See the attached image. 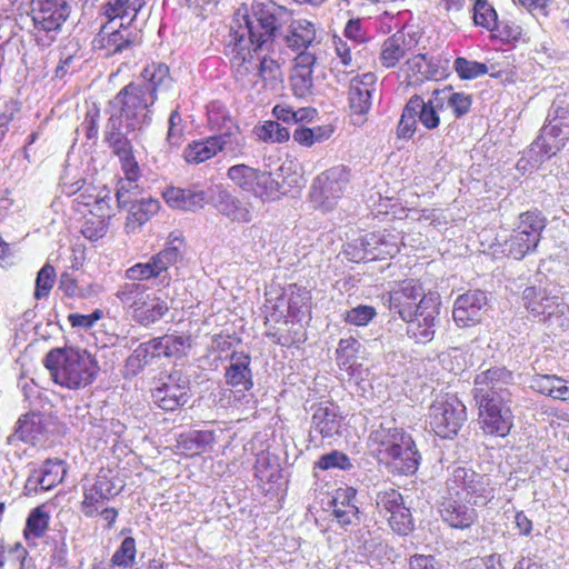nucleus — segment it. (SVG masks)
Here are the masks:
<instances>
[{
  "instance_id": "6",
  "label": "nucleus",
  "mask_w": 569,
  "mask_h": 569,
  "mask_svg": "<svg viewBox=\"0 0 569 569\" xmlns=\"http://www.w3.org/2000/svg\"><path fill=\"white\" fill-rule=\"evenodd\" d=\"M445 493L463 498L476 507L487 506L495 498L490 478L467 466L448 468Z\"/></svg>"
},
{
  "instance_id": "42",
  "label": "nucleus",
  "mask_w": 569,
  "mask_h": 569,
  "mask_svg": "<svg viewBox=\"0 0 569 569\" xmlns=\"http://www.w3.org/2000/svg\"><path fill=\"white\" fill-rule=\"evenodd\" d=\"M313 71H291L289 77L292 93L296 98L306 101L315 96Z\"/></svg>"
},
{
  "instance_id": "48",
  "label": "nucleus",
  "mask_w": 569,
  "mask_h": 569,
  "mask_svg": "<svg viewBox=\"0 0 569 569\" xmlns=\"http://www.w3.org/2000/svg\"><path fill=\"white\" fill-rule=\"evenodd\" d=\"M39 469L44 490H50L60 483L67 472L64 462L60 459H47Z\"/></svg>"
},
{
  "instance_id": "47",
  "label": "nucleus",
  "mask_w": 569,
  "mask_h": 569,
  "mask_svg": "<svg viewBox=\"0 0 569 569\" xmlns=\"http://www.w3.org/2000/svg\"><path fill=\"white\" fill-rule=\"evenodd\" d=\"M258 172L247 164H234L228 169V178L243 191L252 192Z\"/></svg>"
},
{
  "instance_id": "54",
  "label": "nucleus",
  "mask_w": 569,
  "mask_h": 569,
  "mask_svg": "<svg viewBox=\"0 0 569 569\" xmlns=\"http://www.w3.org/2000/svg\"><path fill=\"white\" fill-rule=\"evenodd\" d=\"M137 178L126 177L117 183L116 199L119 209H126L130 202L137 199L138 184Z\"/></svg>"
},
{
  "instance_id": "4",
  "label": "nucleus",
  "mask_w": 569,
  "mask_h": 569,
  "mask_svg": "<svg viewBox=\"0 0 569 569\" xmlns=\"http://www.w3.org/2000/svg\"><path fill=\"white\" fill-rule=\"evenodd\" d=\"M522 300L527 311L552 330L569 327V306L563 301L558 284L527 287L522 292Z\"/></svg>"
},
{
  "instance_id": "45",
  "label": "nucleus",
  "mask_w": 569,
  "mask_h": 569,
  "mask_svg": "<svg viewBox=\"0 0 569 569\" xmlns=\"http://www.w3.org/2000/svg\"><path fill=\"white\" fill-rule=\"evenodd\" d=\"M417 108H418V100L417 99H409L406 103L402 114L400 117L398 128H397V134L400 139H410L417 129Z\"/></svg>"
},
{
  "instance_id": "28",
  "label": "nucleus",
  "mask_w": 569,
  "mask_h": 569,
  "mask_svg": "<svg viewBox=\"0 0 569 569\" xmlns=\"http://www.w3.org/2000/svg\"><path fill=\"white\" fill-rule=\"evenodd\" d=\"M129 213L126 221V231L128 233L136 232L141 226L153 217L159 208L160 202L151 197L134 199L129 203Z\"/></svg>"
},
{
  "instance_id": "43",
  "label": "nucleus",
  "mask_w": 569,
  "mask_h": 569,
  "mask_svg": "<svg viewBox=\"0 0 569 569\" xmlns=\"http://www.w3.org/2000/svg\"><path fill=\"white\" fill-rule=\"evenodd\" d=\"M406 72L408 78H416L413 82L431 79L436 76L435 66L427 60L423 53L415 54L406 61Z\"/></svg>"
},
{
  "instance_id": "35",
  "label": "nucleus",
  "mask_w": 569,
  "mask_h": 569,
  "mask_svg": "<svg viewBox=\"0 0 569 569\" xmlns=\"http://www.w3.org/2000/svg\"><path fill=\"white\" fill-rule=\"evenodd\" d=\"M217 141L213 134L189 143L183 150L184 160L188 163L199 164L211 159L220 152V146Z\"/></svg>"
},
{
  "instance_id": "22",
  "label": "nucleus",
  "mask_w": 569,
  "mask_h": 569,
  "mask_svg": "<svg viewBox=\"0 0 569 569\" xmlns=\"http://www.w3.org/2000/svg\"><path fill=\"white\" fill-rule=\"evenodd\" d=\"M166 202L173 209L186 211H196L208 202V192L198 186H190L187 188H168L163 192Z\"/></svg>"
},
{
  "instance_id": "33",
  "label": "nucleus",
  "mask_w": 569,
  "mask_h": 569,
  "mask_svg": "<svg viewBox=\"0 0 569 569\" xmlns=\"http://www.w3.org/2000/svg\"><path fill=\"white\" fill-rule=\"evenodd\" d=\"M316 39V29L312 22L306 19L292 20L284 36V42L292 50L307 49Z\"/></svg>"
},
{
  "instance_id": "39",
  "label": "nucleus",
  "mask_w": 569,
  "mask_h": 569,
  "mask_svg": "<svg viewBox=\"0 0 569 569\" xmlns=\"http://www.w3.org/2000/svg\"><path fill=\"white\" fill-rule=\"evenodd\" d=\"M257 76L263 81L264 87L272 90L279 89L283 82L280 64L268 56H263L257 64Z\"/></svg>"
},
{
  "instance_id": "16",
  "label": "nucleus",
  "mask_w": 569,
  "mask_h": 569,
  "mask_svg": "<svg viewBox=\"0 0 569 569\" xmlns=\"http://www.w3.org/2000/svg\"><path fill=\"white\" fill-rule=\"evenodd\" d=\"M426 295L417 280H405L388 293L389 310L401 320L410 319L417 311L421 297Z\"/></svg>"
},
{
  "instance_id": "59",
  "label": "nucleus",
  "mask_w": 569,
  "mask_h": 569,
  "mask_svg": "<svg viewBox=\"0 0 569 569\" xmlns=\"http://www.w3.org/2000/svg\"><path fill=\"white\" fill-rule=\"evenodd\" d=\"M352 467L350 459L342 452L333 450L322 455L316 462V468L327 470L330 468L350 469Z\"/></svg>"
},
{
  "instance_id": "41",
  "label": "nucleus",
  "mask_w": 569,
  "mask_h": 569,
  "mask_svg": "<svg viewBox=\"0 0 569 569\" xmlns=\"http://www.w3.org/2000/svg\"><path fill=\"white\" fill-rule=\"evenodd\" d=\"M49 513L43 506L33 508L27 517L23 536L27 540L32 538H41L46 533L49 526Z\"/></svg>"
},
{
  "instance_id": "55",
  "label": "nucleus",
  "mask_w": 569,
  "mask_h": 569,
  "mask_svg": "<svg viewBox=\"0 0 569 569\" xmlns=\"http://www.w3.org/2000/svg\"><path fill=\"white\" fill-rule=\"evenodd\" d=\"M56 271L50 263H46L37 273L34 298L40 300L47 297L54 284Z\"/></svg>"
},
{
  "instance_id": "26",
  "label": "nucleus",
  "mask_w": 569,
  "mask_h": 569,
  "mask_svg": "<svg viewBox=\"0 0 569 569\" xmlns=\"http://www.w3.org/2000/svg\"><path fill=\"white\" fill-rule=\"evenodd\" d=\"M343 191L340 187L333 184L328 177L321 173L313 180L310 189V199L316 208L329 211L333 208L337 199H339Z\"/></svg>"
},
{
  "instance_id": "37",
  "label": "nucleus",
  "mask_w": 569,
  "mask_h": 569,
  "mask_svg": "<svg viewBox=\"0 0 569 569\" xmlns=\"http://www.w3.org/2000/svg\"><path fill=\"white\" fill-rule=\"evenodd\" d=\"M356 488L338 489L332 499L333 515L342 525H350L356 517Z\"/></svg>"
},
{
  "instance_id": "8",
  "label": "nucleus",
  "mask_w": 569,
  "mask_h": 569,
  "mask_svg": "<svg viewBox=\"0 0 569 569\" xmlns=\"http://www.w3.org/2000/svg\"><path fill=\"white\" fill-rule=\"evenodd\" d=\"M428 419L431 430L437 436L451 439L467 421V409L456 395H440L430 405Z\"/></svg>"
},
{
  "instance_id": "20",
  "label": "nucleus",
  "mask_w": 569,
  "mask_h": 569,
  "mask_svg": "<svg viewBox=\"0 0 569 569\" xmlns=\"http://www.w3.org/2000/svg\"><path fill=\"white\" fill-rule=\"evenodd\" d=\"M512 372L506 367H491L482 370L475 377L473 398H480V395L492 398L498 392L509 391L508 386L512 383Z\"/></svg>"
},
{
  "instance_id": "1",
  "label": "nucleus",
  "mask_w": 569,
  "mask_h": 569,
  "mask_svg": "<svg viewBox=\"0 0 569 569\" xmlns=\"http://www.w3.org/2000/svg\"><path fill=\"white\" fill-rule=\"evenodd\" d=\"M43 365L57 385L71 390L91 385L100 370L90 352L73 347L51 349L44 356Z\"/></svg>"
},
{
  "instance_id": "30",
  "label": "nucleus",
  "mask_w": 569,
  "mask_h": 569,
  "mask_svg": "<svg viewBox=\"0 0 569 569\" xmlns=\"http://www.w3.org/2000/svg\"><path fill=\"white\" fill-rule=\"evenodd\" d=\"M187 246L184 238L171 232L167 239L164 248L160 250L153 258L161 268L162 273H169V268L182 261L186 254Z\"/></svg>"
},
{
  "instance_id": "18",
  "label": "nucleus",
  "mask_w": 569,
  "mask_h": 569,
  "mask_svg": "<svg viewBox=\"0 0 569 569\" xmlns=\"http://www.w3.org/2000/svg\"><path fill=\"white\" fill-rule=\"evenodd\" d=\"M229 365L224 370V381L238 392L250 391L253 388L251 356L244 351H232Z\"/></svg>"
},
{
  "instance_id": "24",
  "label": "nucleus",
  "mask_w": 569,
  "mask_h": 569,
  "mask_svg": "<svg viewBox=\"0 0 569 569\" xmlns=\"http://www.w3.org/2000/svg\"><path fill=\"white\" fill-rule=\"evenodd\" d=\"M333 44L338 59V61L336 62L337 79L338 82L347 87L349 104L350 108H353L355 93L352 90L356 76L349 78V74L352 73L353 71H347V68L350 67L352 63L351 47L348 44L347 40L337 36L333 37Z\"/></svg>"
},
{
  "instance_id": "23",
  "label": "nucleus",
  "mask_w": 569,
  "mask_h": 569,
  "mask_svg": "<svg viewBox=\"0 0 569 569\" xmlns=\"http://www.w3.org/2000/svg\"><path fill=\"white\" fill-rule=\"evenodd\" d=\"M170 69L166 63H151L141 72V77L134 81L156 101L158 93L167 91L172 86Z\"/></svg>"
},
{
  "instance_id": "50",
  "label": "nucleus",
  "mask_w": 569,
  "mask_h": 569,
  "mask_svg": "<svg viewBox=\"0 0 569 569\" xmlns=\"http://www.w3.org/2000/svg\"><path fill=\"white\" fill-rule=\"evenodd\" d=\"M405 503L402 495L392 488L379 491L376 497L377 509L385 518L398 510Z\"/></svg>"
},
{
  "instance_id": "44",
  "label": "nucleus",
  "mask_w": 569,
  "mask_h": 569,
  "mask_svg": "<svg viewBox=\"0 0 569 569\" xmlns=\"http://www.w3.org/2000/svg\"><path fill=\"white\" fill-rule=\"evenodd\" d=\"M40 432V419L36 415H24L16 423L14 432L8 438L11 442L13 438L23 442H31L37 439Z\"/></svg>"
},
{
  "instance_id": "11",
  "label": "nucleus",
  "mask_w": 569,
  "mask_h": 569,
  "mask_svg": "<svg viewBox=\"0 0 569 569\" xmlns=\"http://www.w3.org/2000/svg\"><path fill=\"white\" fill-rule=\"evenodd\" d=\"M440 313V297L436 292L422 296L418 309L407 323V336L417 343H428L435 338L438 317Z\"/></svg>"
},
{
  "instance_id": "29",
  "label": "nucleus",
  "mask_w": 569,
  "mask_h": 569,
  "mask_svg": "<svg viewBox=\"0 0 569 569\" xmlns=\"http://www.w3.org/2000/svg\"><path fill=\"white\" fill-rule=\"evenodd\" d=\"M223 131L214 134L220 146V151H224L232 158L243 156L246 141L240 132L239 127L232 121L230 117L223 118Z\"/></svg>"
},
{
  "instance_id": "2",
  "label": "nucleus",
  "mask_w": 569,
  "mask_h": 569,
  "mask_svg": "<svg viewBox=\"0 0 569 569\" xmlns=\"http://www.w3.org/2000/svg\"><path fill=\"white\" fill-rule=\"evenodd\" d=\"M252 14H243V24L234 30V39L243 34V40L253 52L269 51L282 23H286L291 12L283 6L271 0H256L252 6Z\"/></svg>"
},
{
  "instance_id": "19",
  "label": "nucleus",
  "mask_w": 569,
  "mask_h": 569,
  "mask_svg": "<svg viewBox=\"0 0 569 569\" xmlns=\"http://www.w3.org/2000/svg\"><path fill=\"white\" fill-rule=\"evenodd\" d=\"M382 533L380 528L361 530L358 537V562H367L371 568H375L390 559Z\"/></svg>"
},
{
  "instance_id": "14",
  "label": "nucleus",
  "mask_w": 569,
  "mask_h": 569,
  "mask_svg": "<svg viewBox=\"0 0 569 569\" xmlns=\"http://www.w3.org/2000/svg\"><path fill=\"white\" fill-rule=\"evenodd\" d=\"M71 12L69 0H32L31 17L37 29L60 31Z\"/></svg>"
},
{
  "instance_id": "60",
  "label": "nucleus",
  "mask_w": 569,
  "mask_h": 569,
  "mask_svg": "<svg viewBox=\"0 0 569 569\" xmlns=\"http://www.w3.org/2000/svg\"><path fill=\"white\" fill-rule=\"evenodd\" d=\"M153 360L151 356L150 349L147 343H140L133 352L127 359V366L133 370V372H139L144 369L148 365H150Z\"/></svg>"
},
{
  "instance_id": "21",
  "label": "nucleus",
  "mask_w": 569,
  "mask_h": 569,
  "mask_svg": "<svg viewBox=\"0 0 569 569\" xmlns=\"http://www.w3.org/2000/svg\"><path fill=\"white\" fill-rule=\"evenodd\" d=\"M418 46L416 32L407 33L397 31L385 40L381 49L380 60L386 68H393L408 53L412 52Z\"/></svg>"
},
{
  "instance_id": "27",
  "label": "nucleus",
  "mask_w": 569,
  "mask_h": 569,
  "mask_svg": "<svg viewBox=\"0 0 569 569\" xmlns=\"http://www.w3.org/2000/svg\"><path fill=\"white\" fill-rule=\"evenodd\" d=\"M214 206L219 213L233 222L247 223L252 219L248 203L242 202L226 189L218 192Z\"/></svg>"
},
{
  "instance_id": "40",
  "label": "nucleus",
  "mask_w": 569,
  "mask_h": 569,
  "mask_svg": "<svg viewBox=\"0 0 569 569\" xmlns=\"http://www.w3.org/2000/svg\"><path fill=\"white\" fill-rule=\"evenodd\" d=\"M312 428L322 437H331L338 431L339 421L333 409L318 407L312 415Z\"/></svg>"
},
{
  "instance_id": "61",
  "label": "nucleus",
  "mask_w": 569,
  "mask_h": 569,
  "mask_svg": "<svg viewBox=\"0 0 569 569\" xmlns=\"http://www.w3.org/2000/svg\"><path fill=\"white\" fill-rule=\"evenodd\" d=\"M260 136L264 140L280 143L289 140L290 131L277 121H267L261 128Z\"/></svg>"
},
{
  "instance_id": "51",
  "label": "nucleus",
  "mask_w": 569,
  "mask_h": 569,
  "mask_svg": "<svg viewBox=\"0 0 569 569\" xmlns=\"http://www.w3.org/2000/svg\"><path fill=\"white\" fill-rule=\"evenodd\" d=\"M390 528L400 536H407L413 530V518L410 508L405 503L387 517Z\"/></svg>"
},
{
  "instance_id": "57",
  "label": "nucleus",
  "mask_w": 569,
  "mask_h": 569,
  "mask_svg": "<svg viewBox=\"0 0 569 569\" xmlns=\"http://www.w3.org/2000/svg\"><path fill=\"white\" fill-rule=\"evenodd\" d=\"M167 348V358H182L187 355V350L192 346L190 336L182 335H164Z\"/></svg>"
},
{
  "instance_id": "5",
  "label": "nucleus",
  "mask_w": 569,
  "mask_h": 569,
  "mask_svg": "<svg viewBox=\"0 0 569 569\" xmlns=\"http://www.w3.org/2000/svg\"><path fill=\"white\" fill-rule=\"evenodd\" d=\"M569 140V107L555 100L549 108L539 136L530 144L527 157L532 166H539L556 156Z\"/></svg>"
},
{
  "instance_id": "36",
  "label": "nucleus",
  "mask_w": 569,
  "mask_h": 569,
  "mask_svg": "<svg viewBox=\"0 0 569 569\" xmlns=\"http://www.w3.org/2000/svg\"><path fill=\"white\" fill-rule=\"evenodd\" d=\"M356 339L351 336L348 339H341L336 351V360L339 367L341 380L352 381L356 373Z\"/></svg>"
},
{
  "instance_id": "53",
  "label": "nucleus",
  "mask_w": 569,
  "mask_h": 569,
  "mask_svg": "<svg viewBox=\"0 0 569 569\" xmlns=\"http://www.w3.org/2000/svg\"><path fill=\"white\" fill-rule=\"evenodd\" d=\"M136 540L133 537H126L111 558L112 566L130 568L136 560Z\"/></svg>"
},
{
  "instance_id": "17",
  "label": "nucleus",
  "mask_w": 569,
  "mask_h": 569,
  "mask_svg": "<svg viewBox=\"0 0 569 569\" xmlns=\"http://www.w3.org/2000/svg\"><path fill=\"white\" fill-rule=\"evenodd\" d=\"M462 500L465 499L445 493L439 507L443 522L451 528L460 530L470 528L478 520L477 510Z\"/></svg>"
},
{
  "instance_id": "58",
  "label": "nucleus",
  "mask_w": 569,
  "mask_h": 569,
  "mask_svg": "<svg viewBox=\"0 0 569 569\" xmlns=\"http://www.w3.org/2000/svg\"><path fill=\"white\" fill-rule=\"evenodd\" d=\"M182 118L178 109L171 111L168 120L166 141L171 147H179L183 138Z\"/></svg>"
},
{
  "instance_id": "38",
  "label": "nucleus",
  "mask_w": 569,
  "mask_h": 569,
  "mask_svg": "<svg viewBox=\"0 0 569 569\" xmlns=\"http://www.w3.org/2000/svg\"><path fill=\"white\" fill-rule=\"evenodd\" d=\"M439 100L442 101V108L448 107L452 110L456 118H461L470 111L472 98L463 92H455L452 87L436 89Z\"/></svg>"
},
{
  "instance_id": "9",
  "label": "nucleus",
  "mask_w": 569,
  "mask_h": 569,
  "mask_svg": "<svg viewBox=\"0 0 569 569\" xmlns=\"http://www.w3.org/2000/svg\"><path fill=\"white\" fill-rule=\"evenodd\" d=\"M475 400L478 405L482 430L487 435L506 437L513 426L510 391L498 392L492 398L480 395V398Z\"/></svg>"
},
{
  "instance_id": "56",
  "label": "nucleus",
  "mask_w": 569,
  "mask_h": 569,
  "mask_svg": "<svg viewBox=\"0 0 569 569\" xmlns=\"http://www.w3.org/2000/svg\"><path fill=\"white\" fill-rule=\"evenodd\" d=\"M453 68L461 79L471 80L488 72V67L482 62L470 61L466 58H457Z\"/></svg>"
},
{
  "instance_id": "63",
  "label": "nucleus",
  "mask_w": 569,
  "mask_h": 569,
  "mask_svg": "<svg viewBox=\"0 0 569 569\" xmlns=\"http://www.w3.org/2000/svg\"><path fill=\"white\" fill-rule=\"evenodd\" d=\"M104 14L109 18L107 23L113 24V21L119 18L123 22L124 18L129 16V0H109L104 7Z\"/></svg>"
},
{
  "instance_id": "10",
  "label": "nucleus",
  "mask_w": 569,
  "mask_h": 569,
  "mask_svg": "<svg viewBox=\"0 0 569 569\" xmlns=\"http://www.w3.org/2000/svg\"><path fill=\"white\" fill-rule=\"evenodd\" d=\"M546 228V218L539 211H527L519 216V223L506 241V250L517 260L533 252Z\"/></svg>"
},
{
  "instance_id": "46",
  "label": "nucleus",
  "mask_w": 569,
  "mask_h": 569,
  "mask_svg": "<svg viewBox=\"0 0 569 569\" xmlns=\"http://www.w3.org/2000/svg\"><path fill=\"white\" fill-rule=\"evenodd\" d=\"M281 184L273 179L272 174L267 171L259 170L252 192L261 200H273L280 192Z\"/></svg>"
},
{
  "instance_id": "34",
  "label": "nucleus",
  "mask_w": 569,
  "mask_h": 569,
  "mask_svg": "<svg viewBox=\"0 0 569 569\" xmlns=\"http://www.w3.org/2000/svg\"><path fill=\"white\" fill-rule=\"evenodd\" d=\"M410 99L418 100L417 118L420 123L428 130H433L440 124L439 111L443 110L442 101L439 100L436 89L431 97L425 101L422 97L413 94Z\"/></svg>"
},
{
  "instance_id": "49",
  "label": "nucleus",
  "mask_w": 569,
  "mask_h": 569,
  "mask_svg": "<svg viewBox=\"0 0 569 569\" xmlns=\"http://www.w3.org/2000/svg\"><path fill=\"white\" fill-rule=\"evenodd\" d=\"M147 287L142 283L130 281L121 284L116 297L123 303L132 308L138 307L146 299Z\"/></svg>"
},
{
  "instance_id": "3",
  "label": "nucleus",
  "mask_w": 569,
  "mask_h": 569,
  "mask_svg": "<svg viewBox=\"0 0 569 569\" xmlns=\"http://www.w3.org/2000/svg\"><path fill=\"white\" fill-rule=\"evenodd\" d=\"M380 423L369 436V445L377 446L373 449L380 461L389 463L400 475H413L420 463V455L411 436L401 429Z\"/></svg>"
},
{
  "instance_id": "64",
  "label": "nucleus",
  "mask_w": 569,
  "mask_h": 569,
  "mask_svg": "<svg viewBox=\"0 0 569 569\" xmlns=\"http://www.w3.org/2000/svg\"><path fill=\"white\" fill-rule=\"evenodd\" d=\"M107 231L108 223L104 219L99 218L97 220H87L82 229V234L90 241H97L103 238L107 234Z\"/></svg>"
},
{
  "instance_id": "12",
  "label": "nucleus",
  "mask_w": 569,
  "mask_h": 569,
  "mask_svg": "<svg viewBox=\"0 0 569 569\" xmlns=\"http://www.w3.org/2000/svg\"><path fill=\"white\" fill-rule=\"evenodd\" d=\"M142 42L141 33L131 26L120 22L118 28L113 24L106 23L101 27L94 47L104 50L106 57H114L131 51L139 47Z\"/></svg>"
},
{
  "instance_id": "13",
  "label": "nucleus",
  "mask_w": 569,
  "mask_h": 569,
  "mask_svg": "<svg viewBox=\"0 0 569 569\" xmlns=\"http://www.w3.org/2000/svg\"><path fill=\"white\" fill-rule=\"evenodd\" d=\"M189 377L179 370L172 371L167 381L151 391L153 402L166 411H174L183 407L190 399Z\"/></svg>"
},
{
  "instance_id": "25",
  "label": "nucleus",
  "mask_w": 569,
  "mask_h": 569,
  "mask_svg": "<svg viewBox=\"0 0 569 569\" xmlns=\"http://www.w3.org/2000/svg\"><path fill=\"white\" fill-rule=\"evenodd\" d=\"M252 52V49L243 40V34L240 38H236L233 48H231L232 57L230 58V63L236 81L242 86H246L247 77L257 68V64L253 62Z\"/></svg>"
},
{
  "instance_id": "15",
  "label": "nucleus",
  "mask_w": 569,
  "mask_h": 569,
  "mask_svg": "<svg viewBox=\"0 0 569 569\" xmlns=\"http://www.w3.org/2000/svg\"><path fill=\"white\" fill-rule=\"evenodd\" d=\"M488 306V298L482 290H469L459 295L453 303L452 318L459 328L473 327L481 322Z\"/></svg>"
},
{
  "instance_id": "31",
  "label": "nucleus",
  "mask_w": 569,
  "mask_h": 569,
  "mask_svg": "<svg viewBox=\"0 0 569 569\" xmlns=\"http://www.w3.org/2000/svg\"><path fill=\"white\" fill-rule=\"evenodd\" d=\"M169 311L164 300L159 297L147 296L138 307L132 310V318L141 326L148 327L158 322Z\"/></svg>"
},
{
  "instance_id": "7",
  "label": "nucleus",
  "mask_w": 569,
  "mask_h": 569,
  "mask_svg": "<svg viewBox=\"0 0 569 569\" xmlns=\"http://www.w3.org/2000/svg\"><path fill=\"white\" fill-rule=\"evenodd\" d=\"M156 100L136 82L124 86L110 101V106L124 119L128 132H141L152 122L151 107Z\"/></svg>"
},
{
  "instance_id": "52",
  "label": "nucleus",
  "mask_w": 569,
  "mask_h": 569,
  "mask_svg": "<svg viewBox=\"0 0 569 569\" xmlns=\"http://www.w3.org/2000/svg\"><path fill=\"white\" fill-rule=\"evenodd\" d=\"M473 22L487 30H492L498 21L495 8L486 0H476L473 4Z\"/></svg>"
},
{
  "instance_id": "32",
  "label": "nucleus",
  "mask_w": 569,
  "mask_h": 569,
  "mask_svg": "<svg viewBox=\"0 0 569 569\" xmlns=\"http://www.w3.org/2000/svg\"><path fill=\"white\" fill-rule=\"evenodd\" d=\"M126 278L130 281H146L153 279L158 286L168 287L171 282L170 273H162L153 256L147 262H139L126 270Z\"/></svg>"
},
{
  "instance_id": "62",
  "label": "nucleus",
  "mask_w": 569,
  "mask_h": 569,
  "mask_svg": "<svg viewBox=\"0 0 569 569\" xmlns=\"http://www.w3.org/2000/svg\"><path fill=\"white\" fill-rule=\"evenodd\" d=\"M491 31H496L497 37L507 42L518 41L522 36V28L509 20L497 21Z\"/></svg>"
}]
</instances>
